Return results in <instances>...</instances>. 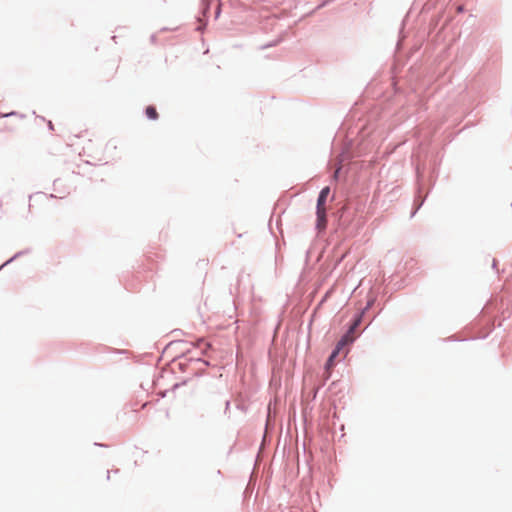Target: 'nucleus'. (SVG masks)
I'll return each mask as SVG.
<instances>
[{"mask_svg": "<svg viewBox=\"0 0 512 512\" xmlns=\"http://www.w3.org/2000/svg\"><path fill=\"white\" fill-rule=\"evenodd\" d=\"M317 224L316 227L319 231L324 230L327 225L326 208H317Z\"/></svg>", "mask_w": 512, "mask_h": 512, "instance_id": "nucleus-1", "label": "nucleus"}, {"mask_svg": "<svg viewBox=\"0 0 512 512\" xmlns=\"http://www.w3.org/2000/svg\"><path fill=\"white\" fill-rule=\"evenodd\" d=\"M330 193L329 187H324L319 194L318 200H317V208H326L325 203L326 199Z\"/></svg>", "mask_w": 512, "mask_h": 512, "instance_id": "nucleus-2", "label": "nucleus"}, {"mask_svg": "<svg viewBox=\"0 0 512 512\" xmlns=\"http://www.w3.org/2000/svg\"><path fill=\"white\" fill-rule=\"evenodd\" d=\"M347 341H348V336L347 335L345 337H343L339 341V343L337 344L336 349L332 352V354L330 355V357L328 359V365H332L333 364L334 358L338 355L339 351L347 343Z\"/></svg>", "mask_w": 512, "mask_h": 512, "instance_id": "nucleus-3", "label": "nucleus"}, {"mask_svg": "<svg viewBox=\"0 0 512 512\" xmlns=\"http://www.w3.org/2000/svg\"><path fill=\"white\" fill-rule=\"evenodd\" d=\"M146 115L149 119L156 120L158 118V113L156 108L153 106H148L146 108Z\"/></svg>", "mask_w": 512, "mask_h": 512, "instance_id": "nucleus-4", "label": "nucleus"}, {"mask_svg": "<svg viewBox=\"0 0 512 512\" xmlns=\"http://www.w3.org/2000/svg\"><path fill=\"white\" fill-rule=\"evenodd\" d=\"M462 11H463L462 6H459V7H458V12H462Z\"/></svg>", "mask_w": 512, "mask_h": 512, "instance_id": "nucleus-5", "label": "nucleus"}, {"mask_svg": "<svg viewBox=\"0 0 512 512\" xmlns=\"http://www.w3.org/2000/svg\"><path fill=\"white\" fill-rule=\"evenodd\" d=\"M49 127H50L51 129H53V125H52V123H51V122H49Z\"/></svg>", "mask_w": 512, "mask_h": 512, "instance_id": "nucleus-6", "label": "nucleus"}, {"mask_svg": "<svg viewBox=\"0 0 512 512\" xmlns=\"http://www.w3.org/2000/svg\"><path fill=\"white\" fill-rule=\"evenodd\" d=\"M355 326H357V322H355V323H354V325L351 327V330H352Z\"/></svg>", "mask_w": 512, "mask_h": 512, "instance_id": "nucleus-7", "label": "nucleus"}]
</instances>
